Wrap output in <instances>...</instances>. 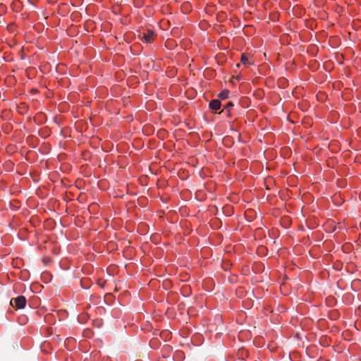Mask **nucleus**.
<instances>
[{
  "mask_svg": "<svg viewBox=\"0 0 361 361\" xmlns=\"http://www.w3.org/2000/svg\"><path fill=\"white\" fill-rule=\"evenodd\" d=\"M233 107V104L232 102H228L225 106L223 111H226L229 115L231 109Z\"/></svg>",
  "mask_w": 361,
  "mask_h": 361,
  "instance_id": "6",
  "label": "nucleus"
},
{
  "mask_svg": "<svg viewBox=\"0 0 361 361\" xmlns=\"http://www.w3.org/2000/svg\"><path fill=\"white\" fill-rule=\"evenodd\" d=\"M154 37V32L152 30H148L147 32H143L140 35V38L143 42L150 43L152 42Z\"/></svg>",
  "mask_w": 361,
  "mask_h": 361,
  "instance_id": "2",
  "label": "nucleus"
},
{
  "mask_svg": "<svg viewBox=\"0 0 361 361\" xmlns=\"http://www.w3.org/2000/svg\"><path fill=\"white\" fill-rule=\"evenodd\" d=\"M229 94H230V92L228 90H224L223 91H221L219 94H218V97L221 99H226L229 96Z\"/></svg>",
  "mask_w": 361,
  "mask_h": 361,
  "instance_id": "5",
  "label": "nucleus"
},
{
  "mask_svg": "<svg viewBox=\"0 0 361 361\" xmlns=\"http://www.w3.org/2000/svg\"><path fill=\"white\" fill-rule=\"evenodd\" d=\"M240 62L244 66H249L251 64V63L249 61V59L247 56L245 54H242Z\"/></svg>",
  "mask_w": 361,
  "mask_h": 361,
  "instance_id": "4",
  "label": "nucleus"
},
{
  "mask_svg": "<svg viewBox=\"0 0 361 361\" xmlns=\"http://www.w3.org/2000/svg\"><path fill=\"white\" fill-rule=\"evenodd\" d=\"M26 302V298L23 295H20L18 296L17 298H12L10 301L11 305L16 307L17 309L24 308L25 307Z\"/></svg>",
  "mask_w": 361,
  "mask_h": 361,
  "instance_id": "1",
  "label": "nucleus"
},
{
  "mask_svg": "<svg viewBox=\"0 0 361 361\" xmlns=\"http://www.w3.org/2000/svg\"><path fill=\"white\" fill-rule=\"evenodd\" d=\"M209 108L214 111H217L221 108V102L219 99H213L209 102Z\"/></svg>",
  "mask_w": 361,
  "mask_h": 361,
  "instance_id": "3",
  "label": "nucleus"
}]
</instances>
